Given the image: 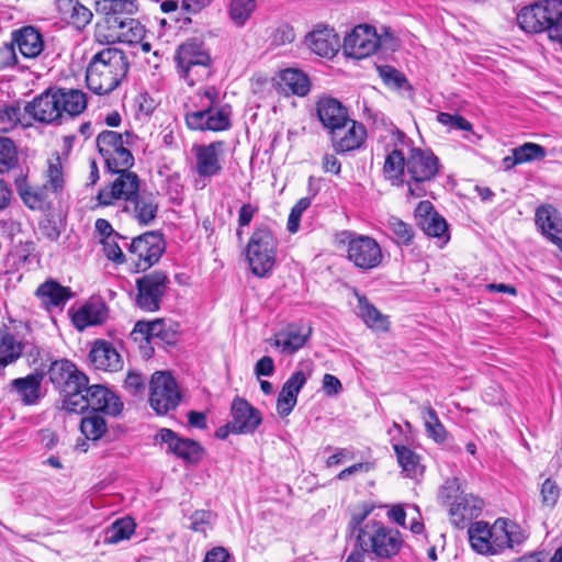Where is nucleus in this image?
Wrapping results in <instances>:
<instances>
[{"label": "nucleus", "mask_w": 562, "mask_h": 562, "mask_svg": "<svg viewBox=\"0 0 562 562\" xmlns=\"http://www.w3.org/2000/svg\"><path fill=\"white\" fill-rule=\"evenodd\" d=\"M87 108V95L76 89H48L26 103L25 112L35 121L60 123L64 114L76 116Z\"/></svg>", "instance_id": "1"}, {"label": "nucleus", "mask_w": 562, "mask_h": 562, "mask_svg": "<svg viewBox=\"0 0 562 562\" xmlns=\"http://www.w3.org/2000/svg\"><path fill=\"white\" fill-rule=\"evenodd\" d=\"M128 70L125 53L116 47H106L94 54L86 72L88 88L97 94H108L121 83Z\"/></svg>", "instance_id": "2"}, {"label": "nucleus", "mask_w": 562, "mask_h": 562, "mask_svg": "<svg viewBox=\"0 0 562 562\" xmlns=\"http://www.w3.org/2000/svg\"><path fill=\"white\" fill-rule=\"evenodd\" d=\"M200 109L186 113L187 126L192 131L222 132L231 127V106L220 105V91L207 86L198 91Z\"/></svg>", "instance_id": "3"}, {"label": "nucleus", "mask_w": 562, "mask_h": 562, "mask_svg": "<svg viewBox=\"0 0 562 562\" xmlns=\"http://www.w3.org/2000/svg\"><path fill=\"white\" fill-rule=\"evenodd\" d=\"M517 23L528 33L546 32L562 48V0H542L522 8Z\"/></svg>", "instance_id": "4"}, {"label": "nucleus", "mask_w": 562, "mask_h": 562, "mask_svg": "<svg viewBox=\"0 0 562 562\" xmlns=\"http://www.w3.org/2000/svg\"><path fill=\"white\" fill-rule=\"evenodd\" d=\"M357 546L380 560H390L397 555L403 547L398 530L385 526L379 520H367L357 533Z\"/></svg>", "instance_id": "5"}, {"label": "nucleus", "mask_w": 562, "mask_h": 562, "mask_svg": "<svg viewBox=\"0 0 562 562\" xmlns=\"http://www.w3.org/2000/svg\"><path fill=\"white\" fill-rule=\"evenodd\" d=\"M178 72L190 85L207 79L212 70V57L204 43L195 38L181 44L175 56Z\"/></svg>", "instance_id": "6"}, {"label": "nucleus", "mask_w": 562, "mask_h": 562, "mask_svg": "<svg viewBox=\"0 0 562 562\" xmlns=\"http://www.w3.org/2000/svg\"><path fill=\"white\" fill-rule=\"evenodd\" d=\"M277 255V240L267 226L257 227L247 245V260L251 272L266 277L273 268Z\"/></svg>", "instance_id": "7"}, {"label": "nucleus", "mask_w": 562, "mask_h": 562, "mask_svg": "<svg viewBox=\"0 0 562 562\" xmlns=\"http://www.w3.org/2000/svg\"><path fill=\"white\" fill-rule=\"evenodd\" d=\"M130 133L120 134L114 131H103L97 136V147L99 154L104 159L108 171H117V169H130L134 165V156L126 147L128 145Z\"/></svg>", "instance_id": "8"}, {"label": "nucleus", "mask_w": 562, "mask_h": 562, "mask_svg": "<svg viewBox=\"0 0 562 562\" xmlns=\"http://www.w3.org/2000/svg\"><path fill=\"white\" fill-rule=\"evenodd\" d=\"M165 251V240L158 232H146L135 238L128 247V262L134 272L151 268Z\"/></svg>", "instance_id": "9"}, {"label": "nucleus", "mask_w": 562, "mask_h": 562, "mask_svg": "<svg viewBox=\"0 0 562 562\" xmlns=\"http://www.w3.org/2000/svg\"><path fill=\"white\" fill-rule=\"evenodd\" d=\"M406 170L414 182H408L409 195L420 198L426 193L420 183L436 177L439 170V160L431 151L412 148L406 159Z\"/></svg>", "instance_id": "10"}, {"label": "nucleus", "mask_w": 562, "mask_h": 562, "mask_svg": "<svg viewBox=\"0 0 562 562\" xmlns=\"http://www.w3.org/2000/svg\"><path fill=\"white\" fill-rule=\"evenodd\" d=\"M131 338L138 344L143 358L148 359L154 353L153 341L175 345L177 333L168 327L162 318L153 322L138 321L131 333Z\"/></svg>", "instance_id": "11"}, {"label": "nucleus", "mask_w": 562, "mask_h": 562, "mask_svg": "<svg viewBox=\"0 0 562 562\" xmlns=\"http://www.w3.org/2000/svg\"><path fill=\"white\" fill-rule=\"evenodd\" d=\"M169 279L164 271H153L136 280V305L146 312H156L168 289Z\"/></svg>", "instance_id": "12"}, {"label": "nucleus", "mask_w": 562, "mask_h": 562, "mask_svg": "<svg viewBox=\"0 0 562 562\" xmlns=\"http://www.w3.org/2000/svg\"><path fill=\"white\" fill-rule=\"evenodd\" d=\"M110 172L116 175V178L109 186L99 190L97 201L100 205L109 206L117 200L128 203L139 193L140 179L137 173L124 168Z\"/></svg>", "instance_id": "13"}, {"label": "nucleus", "mask_w": 562, "mask_h": 562, "mask_svg": "<svg viewBox=\"0 0 562 562\" xmlns=\"http://www.w3.org/2000/svg\"><path fill=\"white\" fill-rule=\"evenodd\" d=\"M180 398L176 380L170 373L157 371L151 375L149 403L157 414L164 415L175 409Z\"/></svg>", "instance_id": "14"}, {"label": "nucleus", "mask_w": 562, "mask_h": 562, "mask_svg": "<svg viewBox=\"0 0 562 562\" xmlns=\"http://www.w3.org/2000/svg\"><path fill=\"white\" fill-rule=\"evenodd\" d=\"M347 258L359 269L370 270L379 267L383 259L379 243L367 235L347 233Z\"/></svg>", "instance_id": "15"}, {"label": "nucleus", "mask_w": 562, "mask_h": 562, "mask_svg": "<svg viewBox=\"0 0 562 562\" xmlns=\"http://www.w3.org/2000/svg\"><path fill=\"white\" fill-rule=\"evenodd\" d=\"M155 442L166 445L167 453L173 454L190 464L199 463L204 454V449L199 441L182 438L169 428H161L155 435Z\"/></svg>", "instance_id": "16"}, {"label": "nucleus", "mask_w": 562, "mask_h": 562, "mask_svg": "<svg viewBox=\"0 0 562 562\" xmlns=\"http://www.w3.org/2000/svg\"><path fill=\"white\" fill-rule=\"evenodd\" d=\"M47 374L49 381L60 393L83 390L89 383L88 376L67 359L52 362Z\"/></svg>", "instance_id": "17"}, {"label": "nucleus", "mask_w": 562, "mask_h": 562, "mask_svg": "<svg viewBox=\"0 0 562 562\" xmlns=\"http://www.w3.org/2000/svg\"><path fill=\"white\" fill-rule=\"evenodd\" d=\"M380 45V37L374 27L369 25H357L350 34L345 37V53L356 59H361L373 54Z\"/></svg>", "instance_id": "18"}, {"label": "nucleus", "mask_w": 562, "mask_h": 562, "mask_svg": "<svg viewBox=\"0 0 562 562\" xmlns=\"http://www.w3.org/2000/svg\"><path fill=\"white\" fill-rule=\"evenodd\" d=\"M223 140L212 142L207 145L193 146L195 156V172L201 178H212L222 172L221 156L224 150Z\"/></svg>", "instance_id": "19"}, {"label": "nucleus", "mask_w": 562, "mask_h": 562, "mask_svg": "<svg viewBox=\"0 0 562 562\" xmlns=\"http://www.w3.org/2000/svg\"><path fill=\"white\" fill-rule=\"evenodd\" d=\"M83 390H86L87 409L90 408V413H103L110 416L121 414L123 402L105 386L87 384Z\"/></svg>", "instance_id": "20"}, {"label": "nucleus", "mask_w": 562, "mask_h": 562, "mask_svg": "<svg viewBox=\"0 0 562 562\" xmlns=\"http://www.w3.org/2000/svg\"><path fill=\"white\" fill-rule=\"evenodd\" d=\"M231 414L233 434H252L262 422L259 409L240 397L234 398Z\"/></svg>", "instance_id": "21"}, {"label": "nucleus", "mask_w": 562, "mask_h": 562, "mask_svg": "<svg viewBox=\"0 0 562 562\" xmlns=\"http://www.w3.org/2000/svg\"><path fill=\"white\" fill-rule=\"evenodd\" d=\"M333 147L337 153H347L358 149L367 137V132L361 123L348 117L346 127H339L330 132Z\"/></svg>", "instance_id": "22"}, {"label": "nucleus", "mask_w": 562, "mask_h": 562, "mask_svg": "<svg viewBox=\"0 0 562 562\" xmlns=\"http://www.w3.org/2000/svg\"><path fill=\"white\" fill-rule=\"evenodd\" d=\"M34 294L46 312H52L54 308L63 310L74 295L70 288L61 285L54 279L41 283Z\"/></svg>", "instance_id": "23"}, {"label": "nucleus", "mask_w": 562, "mask_h": 562, "mask_svg": "<svg viewBox=\"0 0 562 562\" xmlns=\"http://www.w3.org/2000/svg\"><path fill=\"white\" fill-rule=\"evenodd\" d=\"M89 360L97 370L116 372L123 368V360L114 346L106 340H95Z\"/></svg>", "instance_id": "24"}, {"label": "nucleus", "mask_w": 562, "mask_h": 562, "mask_svg": "<svg viewBox=\"0 0 562 562\" xmlns=\"http://www.w3.org/2000/svg\"><path fill=\"white\" fill-rule=\"evenodd\" d=\"M159 204L150 192L138 193L125 205V211L142 226L150 225L157 217Z\"/></svg>", "instance_id": "25"}, {"label": "nucleus", "mask_w": 562, "mask_h": 562, "mask_svg": "<svg viewBox=\"0 0 562 562\" xmlns=\"http://www.w3.org/2000/svg\"><path fill=\"white\" fill-rule=\"evenodd\" d=\"M307 381V375L295 371L283 384L277 400V411L282 417L291 414L297 403V395Z\"/></svg>", "instance_id": "26"}, {"label": "nucleus", "mask_w": 562, "mask_h": 562, "mask_svg": "<svg viewBox=\"0 0 562 562\" xmlns=\"http://www.w3.org/2000/svg\"><path fill=\"white\" fill-rule=\"evenodd\" d=\"M316 110L319 121L329 132L348 124V111L337 99H319Z\"/></svg>", "instance_id": "27"}, {"label": "nucleus", "mask_w": 562, "mask_h": 562, "mask_svg": "<svg viewBox=\"0 0 562 562\" xmlns=\"http://www.w3.org/2000/svg\"><path fill=\"white\" fill-rule=\"evenodd\" d=\"M312 334V327L305 324H291L276 335L274 346L282 352L292 355L300 350Z\"/></svg>", "instance_id": "28"}, {"label": "nucleus", "mask_w": 562, "mask_h": 562, "mask_svg": "<svg viewBox=\"0 0 562 562\" xmlns=\"http://www.w3.org/2000/svg\"><path fill=\"white\" fill-rule=\"evenodd\" d=\"M483 508V501L472 494H463L449 507L451 522L463 528L469 521L476 518Z\"/></svg>", "instance_id": "29"}, {"label": "nucleus", "mask_w": 562, "mask_h": 562, "mask_svg": "<svg viewBox=\"0 0 562 562\" xmlns=\"http://www.w3.org/2000/svg\"><path fill=\"white\" fill-rule=\"evenodd\" d=\"M109 315L105 303L101 300H92L77 310L72 316V323L79 330H83L89 326L103 324Z\"/></svg>", "instance_id": "30"}, {"label": "nucleus", "mask_w": 562, "mask_h": 562, "mask_svg": "<svg viewBox=\"0 0 562 562\" xmlns=\"http://www.w3.org/2000/svg\"><path fill=\"white\" fill-rule=\"evenodd\" d=\"M310 49L322 57H331L337 52L338 40L331 29L317 26L305 37Z\"/></svg>", "instance_id": "31"}, {"label": "nucleus", "mask_w": 562, "mask_h": 562, "mask_svg": "<svg viewBox=\"0 0 562 562\" xmlns=\"http://www.w3.org/2000/svg\"><path fill=\"white\" fill-rule=\"evenodd\" d=\"M13 42L26 58L37 57L44 49L42 34L34 26H24L13 33Z\"/></svg>", "instance_id": "32"}, {"label": "nucleus", "mask_w": 562, "mask_h": 562, "mask_svg": "<svg viewBox=\"0 0 562 562\" xmlns=\"http://www.w3.org/2000/svg\"><path fill=\"white\" fill-rule=\"evenodd\" d=\"M535 217L536 225L548 238H551L557 234H562V218L553 205H540L536 210Z\"/></svg>", "instance_id": "33"}, {"label": "nucleus", "mask_w": 562, "mask_h": 562, "mask_svg": "<svg viewBox=\"0 0 562 562\" xmlns=\"http://www.w3.org/2000/svg\"><path fill=\"white\" fill-rule=\"evenodd\" d=\"M42 379L43 376L41 374L35 373L12 381L13 387L20 394L25 405H33L41 397Z\"/></svg>", "instance_id": "34"}, {"label": "nucleus", "mask_w": 562, "mask_h": 562, "mask_svg": "<svg viewBox=\"0 0 562 562\" xmlns=\"http://www.w3.org/2000/svg\"><path fill=\"white\" fill-rule=\"evenodd\" d=\"M512 154V156L504 158V164L507 168L531 160L542 159L546 157V149L535 143H525L521 146L513 148Z\"/></svg>", "instance_id": "35"}, {"label": "nucleus", "mask_w": 562, "mask_h": 562, "mask_svg": "<svg viewBox=\"0 0 562 562\" xmlns=\"http://www.w3.org/2000/svg\"><path fill=\"white\" fill-rule=\"evenodd\" d=\"M359 315L363 322L373 329L386 331L387 318L366 296H358Z\"/></svg>", "instance_id": "36"}, {"label": "nucleus", "mask_w": 562, "mask_h": 562, "mask_svg": "<svg viewBox=\"0 0 562 562\" xmlns=\"http://www.w3.org/2000/svg\"><path fill=\"white\" fill-rule=\"evenodd\" d=\"M16 190L23 200V202L33 210L41 209L44 201L47 199L45 186L43 188L33 187L27 183L25 178H19L15 180Z\"/></svg>", "instance_id": "37"}, {"label": "nucleus", "mask_w": 562, "mask_h": 562, "mask_svg": "<svg viewBox=\"0 0 562 562\" xmlns=\"http://www.w3.org/2000/svg\"><path fill=\"white\" fill-rule=\"evenodd\" d=\"M470 543L477 553L490 554L491 552V526L485 521H475L469 528Z\"/></svg>", "instance_id": "38"}, {"label": "nucleus", "mask_w": 562, "mask_h": 562, "mask_svg": "<svg viewBox=\"0 0 562 562\" xmlns=\"http://www.w3.org/2000/svg\"><path fill=\"white\" fill-rule=\"evenodd\" d=\"M280 80L284 88L293 94L304 97L310 92V80L307 76L294 68H288L280 72Z\"/></svg>", "instance_id": "39"}, {"label": "nucleus", "mask_w": 562, "mask_h": 562, "mask_svg": "<svg viewBox=\"0 0 562 562\" xmlns=\"http://www.w3.org/2000/svg\"><path fill=\"white\" fill-rule=\"evenodd\" d=\"M136 524L131 517L116 519L105 530L104 543L117 544L121 541L128 540L135 532Z\"/></svg>", "instance_id": "40"}, {"label": "nucleus", "mask_w": 562, "mask_h": 562, "mask_svg": "<svg viewBox=\"0 0 562 562\" xmlns=\"http://www.w3.org/2000/svg\"><path fill=\"white\" fill-rule=\"evenodd\" d=\"M95 10L106 18L132 15L137 11L136 0H97Z\"/></svg>", "instance_id": "41"}, {"label": "nucleus", "mask_w": 562, "mask_h": 562, "mask_svg": "<svg viewBox=\"0 0 562 562\" xmlns=\"http://www.w3.org/2000/svg\"><path fill=\"white\" fill-rule=\"evenodd\" d=\"M66 179L64 168L58 154L48 159V167L45 172V188L54 194L60 193L65 188Z\"/></svg>", "instance_id": "42"}, {"label": "nucleus", "mask_w": 562, "mask_h": 562, "mask_svg": "<svg viewBox=\"0 0 562 562\" xmlns=\"http://www.w3.org/2000/svg\"><path fill=\"white\" fill-rule=\"evenodd\" d=\"M23 346L7 330H0V366L5 367L20 358Z\"/></svg>", "instance_id": "43"}, {"label": "nucleus", "mask_w": 562, "mask_h": 562, "mask_svg": "<svg viewBox=\"0 0 562 562\" xmlns=\"http://www.w3.org/2000/svg\"><path fill=\"white\" fill-rule=\"evenodd\" d=\"M82 435L92 441L99 440L108 430V425L100 413H88L80 423Z\"/></svg>", "instance_id": "44"}, {"label": "nucleus", "mask_w": 562, "mask_h": 562, "mask_svg": "<svg viewBox=\"0 0 562 562\" xmlns=\"http://www.w3.org/2000/svg\"><path fill=\"white\" fill-rule=\"evenodd\" d=\"M427 435L436 442H443L447 439V430L438 418L436 411L429 406L420 408Z\"/></svg>", "instance_id": "45"}, {"label": "nucleus", "mask_w": 562, "mask_h": 562, "mask_svg": "<svg viewBox=\"0 0 562 562\" xmlns=\"http://www.w3.org/2000/svg\"><path fill=\"white\" fill-rule=\"evenodd\" d=\"M405 167L406 159L403 153L401 150L394 149L386 156L383 166V172L389 180H391L393 183L398 184L400 182H402L401 178L403 176Z\"/></svg>", "instance_id": "46"}, {"label": "nucleus", "mask_w": 562, "mask_h": 562, "mask_svg": "<svg viewBox=\"0 0 562 562\" xmlns=\"http://www.w3.org/2000/svg\"><path fill=\"white\" fill-rule=\"evenodd\" d=\"M419 227L426 235L442 239L443 244H446L450 238L448 234V224L438 213L434 214V216H428L427 218L422 220L419 222Z\"/></svg>", "instance_id": "47"}, {"label": "nucleus", "mask_w": 562, "mask_h": 562, "mask_svg": "<svg viewBox=\"0 0 562 562\" xmlns=\"http://www.w3.org/2000/svg\"><path fill=\"white\" fill-rule=\"evenodd\" d=\"M387 228L392 235V239L397 245H411L414 238L413 227L396 216L387 220Z\"/></svg>", "instance_id": "48"}, {"label": "nucleus", "mask_w": 562, "mask_h": 562, "mask_svg": "<svg viewBox=\"0 0 562 562\" xmlns=\"http://www.w3.org/2000/svg\"><path fill=\"white\" fill-rule=\"evenodd\" d=\"M18 149L9 137L0 136V173L13 169L18 165Z\"/></svg>", "instance_id": "49"}, {"label": "nucleus", "mask_w": 562, "mask_h": 562, "mask_svg": "<svg viewBox=\"0 0 562 562\" xmlns=\"http://www.w3.org/2000/svg\"><path fill=\"white\" fill-rule=\"evenodd\" d=\"M378 72L384 85L396 90L412 89L404 74L393 66H378Z\"/></svg>", "instance_id": "50"}, {"label": "nucleus", "mask_w": 562, "mask_h": 562, "mask_svg": "<svg viewBox=\"0 0 562 562\" xmlns=\"http://www.w3.org/2000/svg\"><path fill=\"white\" fill-rule=\"evenodd\" d=\"M507 519L498 518L491 526V552L490 554H497L504 549L508 548V531L506 529Z\"/></svg>", "instance_id": "51"}, {"label": "nucleus", "mask_w": 562, "mask_h": 562, "mask_svg": "<svg viewBox=\"0 0 562 562\" xmlns=\"http://www.w3.org/2000/svg\"><path fill=\"white\" fill-rule=\"evenodd\" d=\"M255 0H231L229 16L238 26H243L255 11Z\"/></svg>", "instance_id": "52"}, {"label": "nucleus", "mask_w": 562, "mask_h": 562, "mask_svg": "<svg viewBox=\"0 0 562 562\" xmlns=\"http://www.w3.org/2000/svg\"><path fill=\"white\" fill-rule=\"evenodd\" d=\"M61 394L60 409L68 413H83L87 411L86 390H76Z\"/></svg>", "instance_id": "53"}, {"label": "nucleus", "mask_w": 562, "mask_h": 562, "mask_svg": "<svg viewBox=\"0 0 562 562\" xmlns=\"http://www.w3.org/2000/svg\"><path fill=\"white\" fill-rule=\"evenodd\" d=\"M464 494L461 491L460 482L457 477L447 479L441 486L438 499L439 502L447 507H451L454 502H457Z\"/></svg>", "instance_id": "54"}, {"label": "nucleus", "mask_w": 562, "mask_h": 562, "mask_svg": "<svg viewBox=\"0 0 562 562\" xmlns=\"http://www.w3.org/2000/svg\"><path fill=\"white\" fill-rule=\"evenodd\" d=\"M20 122V108L0 101V133L13 130Z\"/></svg>", "instance_id": "55"}, {"label": "nucleus", "mask_w": 562, "mask_h": 562, "mask_svg": "<svg viewBox=\"0 0 562 562\" xmlns=\"http://www.w3.org/2000/svg\"><path fill=\"white\" fill-rule=\"evenodd\" d=\"M397 462L408 474H415L419 465L418 456L409 448L402 445H394Z\"/></svg>", "instance_id": "56"}, {"label": "nucleus", "mask_w": 562, "mask_h": 562, "mask_svg": "<svg viewBox=\"0 0 562 562\" xmlns=\"http://www.w3.org/2000/svg\"><path fill=\"white\" fill-rule=\"evenodd\" d=\"M311 203L312 199L310 196H305L300 199L292 207L288 218V231L290 233H296L299 231L301 216L303 212L311 206Z\"/></svg>", "instance_id": "57"}, {"label": "nucleus", "mask_w": 562, "mask_h": 562, "mask_svg": "<svg viewBox=\"0 0 562 562\" xmlns=\"http://www.w3.org/2000/svg\"><path fill=\"white\" fill-rule=\"evenodd\" d=\"M115 238L116 237L101 239L105 257L117 265L128 262V254L126 256L123 254Z\"/></svg>", "instance_id": "58"}, {"label": "nucleus", "mask_w": 562, "mask_h": 562, "mask_svg": "<svg viewBox=\"0 0 562 562\" xmlns=\"http://www.w3.org/2000/svg\"><path fill=\"white\" fill-rule=\"evenodd\" d=\"M541 502L542 505L553 508L560 497V490L554 481L547 479L541 486Z\"/></svg>", "instance_id": "59"}, {"label": "nucleus", "mask_w": 562, "mask_h": 562, "mask_svg": "<svg viewBox=\"0 0 562 562\" xmlns=\"http://www.w3.org/2000/svg\"><path fill=\"white\" fill-rule=\"evenodd\" d=\"M439 123L446 126H450L454 130L461 131H471L472 124L465 120L463 116L458 114H450L446 112H440L437 116Z\"/></svg>", "instance_id": "60"}, {"label": "nucleus", "mask_w": 562, "mask_h": 562, "mask_svg": "<svg viewBox=\"0 0 562 562\" xmlns=\"http://www.w3.org/2000/svg\"><path fill=\"white\" fill-rule=\"evenodd\" d=\"M91 19L92 12L78 2L66 21L74 24L77 29H81L88 25L91 22Z\"/></svg>", "instance_id": "61"}, {"label": "nucleus", "mask_w": 562, "mask_h": 562, "mask_svg": "<svg viewBox=\"0 0 562 562\" xmlns=\"http://www.w3.org/2000/svg\"><path fill=\"white\" fill-rule=\"evenodd\" d=\"M215 515L209 510H196L191 517V529L196 532H205L206 527L211 526Z\"/></svg>", "instance_id": "62"}, {"label": "nucleus", "mask_w": 562, "mask_h": 562, "mask_svg": "<svg viewBox=\"0 0 562 562\" xmlns=\"http://www.w3.org/2000/svg\"><path fill=\"white\" fill-rule=\"evenodd\" d=\"M146 376L136 371H128L124 381V387L132 394L137 395L145 391Z\"/></svg>", "instance_id": "63"}, {"label": "nucleus", "mask_w": 562, "mask_h": 562, "mask_svg": "<svg viewBox=\"0 0 562 562\" xmlns=\"http://www.w3.org/2000/svg\"><path fill=\"white\" fill-rule=\"evenodd\" d=\"M294 38L295 33L293 27L288 24H283L273 32L272 44L277 46H282L292 43Z\"/></svg>", "instance_id": "64"}]
</instances>
